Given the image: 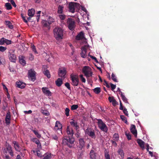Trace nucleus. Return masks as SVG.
<instances>
[{
	"instance_id": "obj_55",
	"label": "nucleus",
	"mask_w": 159,
	"mask_h": 159,
	"mask_svg": "<svg viewBox=\"0 0 159 159\" xmlns=\"http://www.w3.org/2000/svg\"><path fill=\"white\" fill-rule=\"evenodd\" d=\"M112 103L114 106H116V105H117L118 104V103L115 99L114 100V101L112 102Z\"/></svg>"
},
{
	"instance_id": "obj_45",
	"label": "nucleus",
	"mask_w": 159,
	"mask_h": 159,
	"mask_svg": "<svg viewBox=\"0 0 159 159\" xmlns=\"http://www.w3.org/2000/svg\"><path fill=\"white\" fill-rule=\"evenodd\" d=\"M80 80L83 82L85 83L86 82V80L85 78L83 77V75H80Z\"/></svg>"
},
{
	"instance_id": "obj_40",
	"label": "nucleus",
	"mask_w": 159,
	"mask_h": 159,
	"mask_svg": "<svg viewBox=\"0 0 159 159\" xmlns=\"http://www.w3.org/2000/svg\"><path fill=\"white\" fill-rule=\"evenodd\" d=\"M31 48L33 51L34 52L35 54H36L38 53V52L36 50V48L34 45H31Z\"/></svg>"
},
{
	"instance_id": "obj_26",
	"label": "nucleus",
	"mask_w": 159,
	"mask_h": 159,
	"mask_svg": "<svg viewBox=\"0 0 159 159\" xmlns=\"http://www.w3.org/2000/svg\"><path fill=\"white\" fill-rule=\"evenodd\" d=\"M6 24L10 29H12L13 28V25L10 21L8 20L6 21Z\"/></svg>"
},
{
	"instance_id": "obj_36",
	"label": "nucleus",
	"mask_w": 159,
	"mask_h": 159,
	"mask_svg": "<svg viewBox=\"0 0 159 159\" xmlns=\"http://www.w3.org/2000/svg\"><path fill=\"white\" fill-rule=\"evenodd\" d=\"M19 62L23 66L25 65L26 64L25 61L23 58L20 59Z\"/></svg>"
},
{
	"instance_id": "obj_24",
	"label": "nucleus",
	"mask_w": 159,
	"mask_h": 159,
	"mask_svg": "<svg viewBox=\"0 0 159 159\" xmlns=\"http://www.w3.org/2000/svg\"><path fill=\"white\" fill-rule=\"evenodd\" d=\"M62 83V80L61 79L58 78L56 81V84L57 86L58 87L60 86Z\"/></svg>"
},
{
	"instance_id": "obj_44",
	"label": "nucleus",
	"mask_w": 159,
	"mask_h": 159,
	"mask_svg": "<svg viewBox=\"0 0 159 159\" xmlns=\"http://www.w3.org/2000/svg\"><path fill=\"white\" fill-rule=\"evenodd\" d=\"M32 141L33 142H35L36 144L38 145L40 144V142L39 140L36 138H34L32 139Z\"/></svg>"
},
{
	"instance_id": "obj_14",
	"label": "nucleus",
	"mask_w": 159,
	"mask_h": 159,
	"mask_svg": "<svg viewBox=\"0 0 159 159\" xmlns=\"http://www.w3.org/2000/svg\"><path fill=\"white\" fill-rule=\"evenodd\" d=\"M62 126L60 122L58 121H57L55 123V129L60 131L61 134H62L61 129H62Z\"/></svg>"
},
{
	"instance_id": "obj_54",
	"label": "nucleus",
	"mask_w": 159,
	"mask_h": 159,
	"mask_svg": "<svg viewBox=\"0 0 159 159\" xmlns=\"http://www.w3.org/2000/svg\"><path fill=\"white\" fill-rule=\"evenodd\" d=\"M42 113L44 114L46 116H48L49 115V113L46 110H43V111H42Z\"/></svg>"
},
{
	"instance_id": "obj_50",
	"label": "nucleus",
	"mask_w": 159,
	"mask_h": 159,
	"mask_svg": "<svg viewBox=\"0 0 159 159\" xmlns=\"http://www.w3.org/2000/svg\"><path fill=\"white\" fill-rule=\"evenodd\" d=\"M116 141H115L114 140H110V142L112 143L113 146L115 147H116L117 145V143H116Z\"/></svg>"
},
{
	"instance_id": "obj_10",
	"label": "nucleus",
	"mask_w": 159,
	"mask_h": 159,
	"mask_svg": "<svg viewBox=\"0 0 159 159\" xmlns=\"http://www.w3.org/2000/svg\"><path fill=\"white\" fill-rule=\"evenodd\" d=\"M88 48V46L86 45H84V46L82 47L81 48V50L82 51L80 53V55L81 57L83 58H85L87 57L86 54V50Z\"/></svg>"
},
{
	"instance_id": "obj_30",
	"label": "nucleus",
	"mask_w": 159,
	"mask_h": 159,
	"mask_svg": "<svg viewBox=\"0 0 159 159\" xmlns=\"http://www.w3.org/2000/svg\"><path fill=\"white\" fill-rule=\"evenodd\" d=\"M80 149L82 150V148L84 147V142L82 139H80Z\"/></svg>"
},
{
	"instance_id": "obj_48",
	"label": "nucleus",
	"mask_w": 159,
	"mask_h": 159,
	"mask_svg": "<svg viewBox=\"0 0 159 159\" xmlns=\"http://www.w3.org/2000/svg\"><path fill=\"white\" fill-rule=\"evenodd\" d=\"M7 49V48L3 46H0V51L3 52L5 51Z\"/></svg>"
},
{
	"instance_id": "obj_23",
	"label": "nucleus",
	"mask_w": 159,
	"mask_h": 159,
	"mask_svg": "<svg viewBox=\"0 0 159 159\" xmlns=\"http://www.w3.org/2000/svg\"><path fill=\"white\" fill-rule=\"evenodd\" d=\"M13 143L14 144V148L15 150L17 151H20L21 148L19 146L18 143L16 141H13Z\"/></svg>"
},
{
	"instance_id": "obj_52",
	"label": "nucleus",
	"mask_w": 159,
	"mask_h": 159,
	"mask_svg": "<svg viewBox=\"0 0 159 159\" xmlns=\"http://www.w3.org/2000/svg\"><path fill=\"white\" fill-rule=\"evenodd\" d=\"M115 99L113 97L109 96L108 98V100L110 102H112Z\"/></svg>"
},
{
	"instance_id": "obj_61",
	"label": "nucleus",
	"mask_w": 159,
	"mask_h": 159,
	"mask_svg": "<svg viewBox=\"0 0 159 159\" xmlns=\"http://www.w3.org/2000/svg\"><path fill=\"white\" fill-rule=\"evenodd\" d=\"M11 3L12 4V5L15 7H16V6L15 2L13 0H11Z\"/></svg>"
},
{
	"instance_id": "obj_43",
	"label": "nucleus",
	"mask_w": 159,
	"mask_h": 159,
	"mask_svg": "<svg viewBox=\"0 0 159 159\" xmlns=\"http://www.w3.org/2000/svg\"><path fill=\"white\" fill-rule=\"evenodd\" d=\"M78 107L77 105H73L71 106V110H75Z\"/></svg>"
},
{
	"instance_id": "obj_19",
	"label": "nucleus",
	"mask_w": 159,
	"mask_h": 159,
	"mask_svg": "<svg viewBox=\"0 0 159 159\" xmlns=\"http://www.w3.org/2000/svg\"><path fill=\"white\" fill-rule=\"evenodd\" d=\"M82 17L81 18V21H80V24L81 23L82 24L84 25L86 22V20L88 18L86 14L82 16Z\"/></svg>"
},
{
	"instance_id": "obj_27",
	"label": "nucleus",
	"mask_w": 159,
	"mask_h": 159,
	"mask_svg": "<svg viewBox=\"0 0 159 159\" xmlns=\"http://www.w3.org/2000/svg\"><path fill=\"white\" fill-rule=\"evenodd\" d=\"M63 8L64 7L62 6L59 5L58 7V13H62L63 12Z\"/></svg>"
},
{
	"instance_id": "obj_16",
	"label": "nucleus",
	"mask_w": 159,
	"mask_h": 159,
	"mask_svg": "<svg viewBox=\"0 0 159 159\" xmlns=\"http://www.w3.org/2000/svg\"><path fill=\"white\" fill-rule=\"evenodd\" d=\"M130 130L131 132L133 134L135 137H137V130L136 129L135 126L134 125H131Z\"/></svg>"
},
{
	"instance_id": "obj_8",
	"label": "nucleus",
	"mask_w": 159,
	"mask_h": 159,
	"mask_svg": "<svg viewBox=\"0 0 159 159\" xmlns=\"http://www.w3.org/2000/svg\"><path fill=\"white\" fill-rule=\"evenodd\" d=\"M66 73V70L65 68L61 67L59 69L58 74L59 77L64 78Z\"/></svg>"
},
{
	"instance_id": "obj_22",
	"label": "nucleus",
	"mask_w": 159,
	"mask_h": 159,
	"mask_svg": "<svg viewBox=\"0 0 159 159\" xmlns=\"http://www.w3.org/2000/svg\"><path fill=\"white\" fill-rule=\"evenodd\" d=\"M137 142L141 148H144V142L143 140L141 139H139L137 140Z\"/></svg>"
},
{
	"instance_id": "obj_64",
	"label": "nucleus",
	"mask_w": 159,
	"mask_h": 159,
	"mask_svg": "<svg viewBox=\"0 0 159 159\" xmlns=\"http://www.w3.org/2000/svg\"><path fill=\"white\" fill-rule=\"evenodd\" d=\"M32 112V111L30 110L28 111H24V113L25 114H31Z\"/></svg>"
},
{
	"instance_id": "obj_1",
	"label": "nucleus",
	"mask_w": 159,
	"mask_h": 159,
	"mask_svg": "<svg viewBox=\"0 0 159 159\" xmlns=\"http://www.w3.org/2000/svg\"><path fill=\"white\" fill-rule=\"evenodd\" d=\"M67 134L70 137H66L62 140V143L64 145H67L69 147L72 146L74 141V139L72 137L74 132L72 127L70 126H68L66 130Z\"/></svg>"
},
{
	"instance_id": "obj_28",
	"label": "nucleus",
	"mask_w": 159,
	"mask_h": 159,
	"mask_svg": "<svg viewBox=\"0 0 159 159\" xmlns=\"http://www.w3.org/2000/svg\"><path fill=\"white\" fill-rule=\"evenodd\" d=\"M43 72L44 75H46L48 78L50 77V75L48 70L46 69H44Z\"/></svg>"
},
{
	"instance_id": "obj_51",
	"label": "nucleus",
	"mask_w": 159,
	"mask_h": 159,
	"mask_svg": "<svg viewBox=\"0 0 159 159\" xmlns=\"http://www.w3.org/2000/svg\"><path fill=\"white\" fill-rule=\"evenodd\" d=\"M80 7H81V10L84 11L87 14V11L86 8L80 5Z\"/></svg>"
},
{
	"instance_id": "obj_46",
	"label": "nucleus",
	"mask_w": 159,
	"mask_h": 159,
	"mask_svg": "<svg viewBox=\"0 0 159 159\" xmlns=\"http://www.w3.org/2000/svg\"><path fill=\"white\" fill-rule=\"evenodd\" d=\"M123 111L124 113L127 116H128L129 114L127 109L125 108Z\"/></svg>"
},
{
	"instance_id": "obj_17",
	"label": "nucleus",
	"mask_w": 159,
	"mask_h": 159,
	"mask_svg": "<svg viewBox=\"0 0 159 159\" xmlns=\"http://www.w3.org/2000/svg\"><path fill=\"white\" fill-rule=\"evenodd\" d=\"M11 50L9 52V57L10 60L12 62H15L16 60V57L14 54L11 53Z\"/></svg>"
},
{
	"instance_id": "obj_62",
	"label": "nucleus",
	"mask_w": 159,
	"mask_h": 159,
	"mask_svg": "<svg viewBox=\"0 0 159 159\" xmlns=\"http://www.w3.org/2000/svg\"><path fill=\"white\" fill-rule=\"evenodd\" d=\"M105 156L106 159H110V156L108 153L106 154Z\"/></svg>"
},
{
	"instance_id": "obj_37",
	"label": "nucleus",
	"mask_w": 159,
	"mask_h": 159,
	"mask_svg": "<svg viewBox=\"0 0 159 159\" xmlns=\"http://www.w3.org/2000/svg\"><path fill=\"white\" fill-rule=\"evenodd\" d=\"M5 6L6 7L7 10H10L12 7L11 4L9 3H7L5 4Z\"/></svg>"
},
{
	"instance_id": "obj_6",
	"label": "nucleus",
	"mask_w": 159,
	"mask_h": 159,
	"mask_svg": "<svg viewBox=\"0 0 159 159\" xmlns=\"http://www.w3.org/2000/svg\"><path fill=\"white\" fill-rule=\"evenodd\" d=\"M35 72L32 69H30L28 71V76L29 79L33 81H34L36 80Z\"/></svg>"
},
{
	"instance_id": "obj_21",
	"label": "nucleus",
	"mask_w": 159,
	"mask_h": 159,
	"mask_svg": "<svg viewBox=\"0 0 159 159\" xmlns=\"http://www.w3.org/2000/svg\"><path fill=\"white\" fill-rule=\"evenodd\" d=\"M35 14V10L33 8L29 9L28 11V15L31 17H32Z\"/></svg>"
},
{
	"instance_id": "obj_41",
	"label": "nucleus",
	"mask_w": 159,
	"mask_h": 159,
	"mask_svg": "<svg viewBox=\"0 0 159 159\" xmlns=\"http://www.w3.org/2000/svg\"><path fill=\"white\" fill-rule=\"evenodd\" d=\"M90 158L92 159H95L96 158V156L95 154L93 152H91L90 153Z\"/></svg>"
},
{
	"instance_id": "obj_18",
	"label": "nucleus",
	"mask_w": 159,
	"mask_h": 159,
	"mask_svg": "<svg viewBox=\"0 0 159 159\" xmlns=\"http://www.w3.org/2000/svg\"><path fill=\"white\" fill-rule=\"evenodd\" d=\"M70 123L72 126H73L75 128L76 130L79 129V125H78V123L76 120L72 119L70 122Z\"/></svg>"
},
{
	"instance_id": "obj_3",
	"label": "nucleus",
	"mask_w": 159,
	"mask_h": 159,
	"mask_svg": "<svg viewBox=\"0 0 159 159\" xmlns=\"http://www.w3.org/2000/svg\"><path fill=\"white\" fill-rule=\"evenodd\" d=\"M79 4L76 2H70L69 4V11L72 13H74L75 11H79Z\"/></svg>"
},
{
	"instance_id": "obj_31",
	"label": "nucleus",
	"mask_w": 159,
	"mask_h": 159,
	"mask_svg": "<svg viewBox=\"0 0 159 159\" xmlns=\"http://www.w3.org/2000/svg\"><path fill=\"white\" fill-rule=\"evenodd\" d=\"M31 130L35 134L38 138H40L41 137V134H39L37 131L33 129H32Z\"/></svg>"
},
{
	"instance_id": "obj_25",
	"label": "nucleus",
	"mask_w": 159,
	"mask_h": 159,
	"mask_svg": "<svg viewBox=\"0 0 159 159\" xmlns=\"http://www.w3.org/2000/svg\"><path fill=\"white\" fill-rule=\"evenodd\" d=\"M120 96L121 97L122 99V100L125 102V103H128L127 101V98L125 97V95L123 93H122V92H121Z\"/></svg>"
},
{
	"instance_id": "obj_38",
	"label": "nucleus",
	"mask_w": 159,
	"mask_h": 159,
	"mask_svg": "<svg viewBox=\"0 0 159 159\" xmlns=\"http://www.w3.org/2000/svg\"><path fill=\"white\" fill-rule=\"evenodd\" d=\"M111 79L114 82H118L116 76L113 73H112L111 75Z\"/></svg>"
},
{
	"instance_id": "obj_5",
	"label": "nucleus",
	"mask_w": 159,
	"mask_h": 159,
	"mask_svg": "<svg viewBox=\"0 0 159 159\" xmlns=\"http://www.w3.org/2000/svg\"><path fill=\"white\" fill-rule=\"evenodd\" d=\"M98 125V127L102 131L107 132L108 129L106 125L103 122L101 119H97Z\"/></svg>"
},
{
	"instance_id": "obj_29",
	"label": "nucleus",
	"mask_w": 159,
	"mask_h": 159,
	"mask_svg": "<svg viewBox=\"0 0 159 159\" xmlns=\"http://www.w3.org/2000/svg\"><path fill=\"white\" fill-rule=\"evenodd\" d=\"M93 92L96 94H98L101 92V89L99 87H97L93 89Z\"/></svg>"
},
{
	"instance_id": "obj_59",
	"label": "nucleus",
	"mask_w": 159,
	"mask_h": 159,
	"mask_svg": "<svg viewBox=\"0 0 159 159\" xmlns=\"http://www.w3.org/2000/svg\"><path fill=\"white\" fill-rule=\"evenodd\" d=\"M65 86L67 88L69 89H70V87L69 83H66L65 84Z\"/></svg>"
},
{
	"instance_id": "obj_13",
	"label": "nucleus",
	"mask_w": 159,
	"mask_h": 159,
	"mask_svg": "<svg viewBox=\"0 0 159 159\" xmlns=\"http://www.w3.org/2000/svg\"><path fill=\"white\" fill-rule=\"evenodd\" d=\"M42 90L43 93L47 96H49L51 95V93L48 88L46 87H43L42 88Z\"/></svg>"
},
{
	"instance_id": "obj_60",
	"label": "nucleus",
	"mask_w": 159,
	"mask_h": 159,
	"mask_svg": "<svg viewBox=\"0 0 159 159\" xmlns=\"http://www.w3.org/2000/svg\"><path fill=\"white\" fill-rule=\"evenodd\" d=\"M11 119H5L6 123L7 125H9L10 123Z\"/></svg>"
},
{
	"instance_id": "obj_33",
	"label": "nucleus",
	"mask_w": 159,
	"mask_h": 159,
	"mask_svg": "<svg viewBox=\"0 0 159 159\" xmlns=\"http://www.w3.org/2000/svg\"><path fill=\"white\" fill-rule=\"evenodd\" d=\"M119 139V137L118 136V134H115L113 137V139L115 141H117Z\"/></svg>"
},
{
	"instance_id": "obj_35",
	"label": "nucleus",
	"mask_w": 159,
	"mask_h": 159,
	"mask_svg": "<svg viewBox=\"0 0 159 159\" xmlns=\"http://www.w3.org/2000/svg\"><path fill=\"white\" fill-rule=\"evenodd\" d=\"M6 147L7 149L8 152L12 150L11 146L8 144H6Z\"/></svg>"
},
{
	"instance_id": "obj_58",
	"label": "nucleus",
	"mask_w": 159,
	"mask_h": 159,
	"mask_svg": "<svg viewBox=\"0 0 159 159\" xmlns=\"http://www.w3.org/2000/svg\"><path fill=\"white\" fill-rule=\"evenodd\" d=\"M120 118L123 121H125L127 119L126 118L124 115H121L120 116Z\"/></svg>"
},
{
	"instance_id": "obj_42",
	"label": "nucleus",
	"mask_w": 159,
	"mask_h": 159,
	"mask_svg": "<svg viewBox=\"0 0 159 159\" xmlns=\"http://www.w3.org/2000/svg\"><path fill=\"white\" fill-rule=\"evenodd\" d=\"M70 111V109H69L68 108H66L65 110V114L66 115V116H69V113Z\"/></svg>"
},
{
	"instance_id": "obj_56",
	"label": "nucleus",
	"mask_w": 159,
	"mask_h": 159,
	"mask_svg": "<svg viewBox=\"0 0 159 159\" xmlns=\"http://www.w3.org/2000/svg\"><path fill=\"white\" fill-rule=\"evenodd\" d=\"M52 139H53L55 140H57L58 139V137L56 135L54 134V135H52Z\"/></svg>"
},
{
	"instance_id": "obj_63",
	"label": "nucleus",
	"mask_w": 159,
	"mask_h": 159,
	"mask_svg": "<svg viewBox=\"0 0 159 159\" xmlns=\"http://www.w3.org/2000/svg\"><path fill=\"white\" fill-rule=\"evenodd\" d=\"M54 21L53 19L52 18L50 17L49 20L48 21L49 24H51V23Z\"/></svg>"
},
{
	"instance_id": "obj_57",
	"label": "nucleus",
	"mask_w": 159,
	"mask_h": 159,
	"mask_svg": "<svg viewBox=\"0 0 159 159\" xmlns=\"http://www.w3.org/2000/svg\"><path fill=\"white\" fill-rule=\"evenodd\" d=\"M59 17L61 19L64 20L65 18V16L64 15H59Z\"/></svg>"
},
{
	"instance_id": "obj_2",
	"label": "nucleus",
	"mask_w": 159,
	"mask_h": 159,
	"mask_svg": "<svg viewBox=\"0 0 159 159\" xmlns=\"http://www.w3.org/2000/svg\"><path fill=\"white\" fill-rule=\"evenodd\" d=\"M54 37L57 40L62 39L63 38V32L62 29L60 27L55 28L53 30Z\"/></svg>"
},
{
	"instance_id": "obj_39",
	"label": "nucleus",
	"mask_w": 159,
	"mask_h": 159,
	"mask_svg": "<svg viewBox=\"0 0 159 159\" xmlns=\"http://www.w3.org/2000/svg\"><path fill=\"white\" fill-rule=\"evenodd\" d=\"M125 134L126 135L127 138L129 140L131 139V136L129 133H127V132H125Z\"/></svg>"
},
{
	"instance_id": "obj_34",
	"label": "nucleus",
	"mask_w": 159,
	"mask_h": 159,
	"mask_svg": "<svg viewBox=\"0 0 159 159\" xmlns=\"http://www.w3.org/2000/svg\"><path fill=\"white\" fill-rule=\"evenodd\" d=\"M51 157L50 153H46L44 155V159H49Z\"/></svg>"
},
{
	"instance_id": "obj_15",
	"label": "nucleus",
	"mask_w": 159,
	"mask_h": 159,
	"mask_svg": "<svg viewBox=\"0 0 159 159\" xmlns=\"http://www.w3.org/2000/svg\"><path fill=\"white\" fill-rule=\"evenodd\" d=\"M4 43H6L7 45L10 44L11 43V41L4 38H2L0 40V45H2Z\"/></svg>"
},
{
	"instance_id": "obj_53",
	"label": "nucleus",
	"mask_w": 159,
	"mask_h": 159,
	"mask_svg": "<svg viewBox=\"0 0 159 159\" xmlns=\"http://www.w3.org/2000/svg\"><path fill=\"white\" fill-rule=\"evenodd\" d=\"M110 84L111 85V89L112 90H113L116 88V85H114L111 83H110Z\"/></svg>"
},
{
	"instance_id": "obj_11",
	"label": "nucleus",
	"mask_w": 159,
	"mask_h": 159,
	"mask_svg": "<svg viewBox=\"0 0 159 159\" xmlns=\"http://www.w3.org/2000/svg\"><path fill=\"white\" fill-rule=\"evenodd\" d=\"M86 40L84 37V33L83 31L80 32V44L86 45L87 43Z\"/></svg>"
},
{
	"instance_id": "obj_47",
	"label": "nucleus",
	"mask_w": 159,
	"mask_h": 159,
	"mask_svg": "<svg viewBox=\"0 0 159 159\" xmlns=\"http://www.w3.org/2000/svg\"><path fill=\"white\" fill-rule=\"evenodd\" d=\"M5 119H11V115L9 112H8L7 113Z\"/></svg>"
},
{
	"instance_id": "obj_7",
	"label": "nucleus",
	"mask_w": 159,
	"mask_h": 159,
	"mask_svg": "<svg viewBox=\"0 0 159 159\" xmlns=\"http://www.w3.org/2000/svg\"><path fill=\"white\" fill-rule=\"evenodd\" d=\"M70 76L72 81V84L74 86H77L79 82L77 75L75 74H71Z\"/></svg>"
},
{
	"instance_id": "obj_4",
	"label": "nucleus",
	"mask_w": 159,
	"mask_h": 159,
	"mask_svg": "<svg viewBox=\"0 0 159 159\" xmlns=\"http://www.w3.org/2000/svg\"><path fill=\"white\" fill-rule=\"evenodd\" d=\"M82 71L87 77H90L92 76V72L91 71V69L89 66H84Z\"/></svg>"
},
{
	"instance_id": "obj_49",
	"label": "nucleus",
	"mask_w": 159,
	"mask_h": 159,
	"mask_svg": "<svg viewBox=\"0 0 159 159\" xmlns=\"http://www.w3.org/2000/svg\"><path fill=\"white\" fill-rule=\"evenodd\" d=\"M89 56H90V57L92 59H93L97 63H98V60H97V59L96 58L93 56H92V55H89Z\"/></svg>"
},
{
	"instance_id": "obj_9",
	"label": "nucleus",
	"mask_w": 159,
	"mask_h": 159,
	"mask_svg": "<svg viewBox=\"0 0 159 159\" xmlns=\"http://www.w3.org/2000/svg\"><path fill=\"white\" fill-rule=\"evenodd\" d=\"M67 25L69 29L70 30H73L75 27V23L74 21L71 19H68L67 21Z\"/></svg>"
},
{
	"instance_id": "obj_32",
	"label": "nucleus",
	"mask_w": 159,
	"mask_h": 159,
	"mask_svg": "<svg viewBox=\"0 0 159 159\" xmlns=\"http://www.w3.org/2000/svg\"><path fill=\"white\" fill-rule=\"evenodd\" d=\"M118 153L121 156V157H122L123 158L124 153L123 152V151L121 149H120L118 150Z\"/></svg>"
},
{
	"instance_id": "obj_12",
	"label": "nucleus",
	"mask_w": 159,
	"mask_h": 159,
	"mask_svg": "<svg viewBox=\"0 0 159 159\" xmlns=\"http://www.w3.org/2000/svg\"><path fill=\"white\" fill-rule=\"evenodd\" d=\"M85 133L93 139H95L96 136L94 130H92L90 128L87 129L85 131Z\"/></svg>"
},
{
	"instance_id": "obj_20",
	"label": "nucleus",
	"mask_w": 159,
	"mask_h": 159,
	"mask_svg": "<svg viewBox=\"0 0 159 159\" xmlns=\"http://www.w3.org/2000/svg\"><path fill=\"white\" fill-rule=\"evenodd\" d=\"M17 87L21 88H24L25 87V84L21 82H17L16 83Z\"/></svg>"
}]
</instances>
